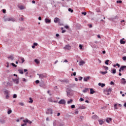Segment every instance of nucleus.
Returning <instances> with one entry per match:
<instances>
[{
  "instance_id": "obj_30",
  "label": "nucleus",
  "mask_w": 126,
  "mask_h": 126,
  "mask_svg": "<svg viewBox=\"0 0 126 126\" xmlns=\"http://www.w3.org/2000/svg\"><path fill=\"white\" fill-rule=\"evenodd\" d=\"M105 91H107V92L111 93V91H112V88H109V89H106L105 90Z\"/></svg>"
},
{
  "instance_id": "obj_22",
  "label": "nucleus",
  "mask_w": 126,
  "mask_h": 126,
  "mask_svg": "<svg viewBox=\"0 0 126 126\" xmlns=\"http://www.w3.org/2000/svg\"><path fill=\"white\" fill-rule=\"evenodd\" d=\"M87 91H89V88H85L84 90H83V93H86Z\"/></svg>"
},
{
  "instance_id": "obj_24",
  "label": "nucleus",
  "mask_w": 126,
  "mask_h": 126,
  "mask_svg": "<svg viewBox=\"0 0 126 126\" xmlns=\"http://www.w3.org/2000/svg\"><path fill=\"white\" fill-rule=\"evenodd\" d=\"M98 122L99 125H100L101 126H102V125H103V124H104V121H103V120H98Z\"/></svg>"
},
{
  "instance_id": "obj_17",
  "label": "nucleus",
  "mask_w": 126,
  "mask_h": 126,
  "mask_svg": "<svg viewBox=\"0 0 126 126\" xmlns=\"http://www.w3.org/2000/svg\"><path fill=\"white\" fill-rule=\"evenodd\" d=\"M121 82L122 84H126V79H125V78H122L121 80Z\"/></svg>"
},
{
  "instance_id": "obj_29",
  "label": "nucleus",
  "mask_w": 126,
  "mask_h": 126,
  "mask_svg": "<svg viewBox=\"0 0 126 126\" xmlns=\"http://www.w3.org/2000/svg\"><path fill=\"white\" fill-rule=\"evenodd\" d=\"M104 94H105V95H110V94H111V93H110L109 92H107L106 91H104Z\"/></svg>"
},
{
  "instance_id": "obj_47",
  "label": "nucleus",
  "mask_w": 126,
  "mask_h": 126,
  "mask_svg": "<svg viewBox=\"0 0 126 126\" xmlns=\"http://www.w3.org/2000/svg\"><path fill=\"white\" fill-rule=\"evenodd\" d=\"M68 11L71 12V13L73 12V10L71 9V8H69L68 9Z\"/></svg>"
},
{
  "instance_id": "obj_50",
  "label": "nucleus",
  "mask_w": 126,
  "mask_h": 126,
  "mask_svg": "<svg viewBox=\"0 0 126 126\" xmlns=\"http://www.w3.org/2000/svg\"><path fill=\"white\" fill-rule=\"evenodd\" d=\"M122 0H117V3H122Z\"/></svg>"
},
{
  "instance_id": "obj_15",
  "label": "nucleus",
  "mask_w": 126,
  "mask_h": 126,
  "mask_svg": "<svg viewBox=\"0 0 126 126\" xmlns=\"http://www.w3.org/2000/svg\"><path fill=\"white\" fill-rule=\"evenodd\" d=\"M125 39H122L120 40V44H122L123 45L126 44V41H124Z\"/></svg>"
},
{
  "instance_id": "obj_59",
  "label": "nucleus",
  "mask_w": 126,
  "mask_h": 126,
  "mask_svg": "<svg viewBox=\"0 0 126 126\" xmlns=\"http://www.w3.org/2000/svg\"><path fill=\"white\" fill-rule=\"evenodd\" d=\"M64 28H65L66 29H68L69 27L68 26H65Z\"/></svg>"
},
{
  "instance_id": "obj_32",
  "label": "nucleus",
  "mask_w": 126,
  "mask_h": 126,
  "mask_svg": "<svg viewBox=\"0 0 126 126\" xmlns=\"http://www.w3.org/2000/svg\"><path fill=\"white\" fill-rule=\"evenodd\" d=\"M118 106V104L115 103L114 104V110H118V107H117Z\"/></svg>"
},
{
  "instance_id": "obj_27",
  "label": "nucleus",
  "mask_w": 126,
  "mask_h": 126,
  "mask_svg": "<svg viewBox=\"0 0 126 126\" xmlns=\"http://www.w3.org/2000/svg\"><path fill=\"white\" fill-rule=\"evenodd\" d=\"M19 7L20 9H21V10L25 9V7L23 5H21Z\"/></svg>"
},
{
  "instance_id": "obj_36",
  "label": "nucleus",
  "mask_w": 126,
  "mask_h": 126,
  "mask_svg": "<svg viewBox=\"0 0 126 126\" xmlns=\"http://www.w3.org/2000/svg\"><path fill=\"white\" fill-rule=\"evenodd\" d=\"M100 73H101V74H103V75L106 74L108 73V71H104V72L101 71Z\"/></svg>"
},
{
  "instance_id": "obj_46",
  "label": "nucleus",
  "mask_w": 126,
  "mask_h": 126,
  "mask_svg": "<svg viewBox=\"0 0 126 126\" xmlns=\"http://www.w3.org/2000/svg\"><path fill=\"white\" fill-rule=\"evenodd\" d=\"M80 102H83L84 101V99L82 98V97H81L79 99Z\"/></svg>"
},
{
  "instance_id": "obj_49",
  "label": "nucleus",
  "mask_w": 126,
  "mask_h": 126,
  "mask_svg": "<svg viewBox=\"0 0 126 126\" xmlns=\"http://www.w3.org/2000/svg\"><path fill=\"white\" fill-rule=\"evenodd\" d=\"M122 60H123V61H126V56L123 57Z\"/></svg>"
},
{
  "instance_id": "obj_53",
  "label": "nucleus",
  "mask_w": 126,
  "mask_h": 126,
  "mask_svg": "<svg viewBox=\"0 0 126 126\" xmlns=\"http://www.w3.org/2000/svg\"><path fill=\"white\" fill-rule=\"evenodd\" d=\"M35 83H36V84H38V83H40V81L37 80L35 81Z\"/></svg>"
},
{
  "instance_id": "obj_51",
  "label": "nucleus",
  "mask_w": 126,
  "mask_h": 126,
  "mask_svg": "<svg viewBox=\"0 0 126 126\" xmlns=\"http://www.w3.org/2000/svg\"><path fill=\"white\" fill-rule=\"evenodd\" d=\"M71 108L72 109H74V108H75V105H72L71 106Z\"/></svg>"
},
{
  "instance_id": "obj_5",
  "label": "nucleus",
  "mask_w": 126,
  "mask_h": 126,
  "mask_svg": "<svg viewBox=\"0 0 126 126\" xmlns=\"http://www.w3.org/2000/svg\"><path fill=\"white\" fill-rule=\"evenodd\" d=\"M19 63H23L24 62H25V60H24V58H19L18 60Z\"/></svg>"
},
{
  "instance_id": "obj_10",
  "label": "nucleus",
  "mask_w": 126,
  "mask_h": 126,
  "mask_svg": "<svg viewBox=\"0 0 126 126\" xmlns=\"http://www.w3.org/2000/svg\"><path fill=\"white\" fill-rule=\"evenodd\" d=\"M49 102H52V103H57V101L53 100V98L52 97H50L48 98Z\"/></svg>"
},
{
  "instance_id": "obj_1",
  "label": "nucleus",
  "mask_w": 126,
  "mask_h": 126,
  "mask_svg": "<svg viewBox=\"0 0 126 126\" xmlns=\"http://www.w3.org/2000/svg\"><path fill=\"white\" fill-rule=\"evenodd\" d=\"M37 75H39V77L40 79H43V78H47V77H48V75L46 73L40 74H37Z\"/></svg>"
},
{
  "instance_id": "obj_26",
  "label": "nucleus",
  "mask_w": 126,
  "mask_h": 126,
  "mask_svg": "<svg viewBox=\"0 0 126 126\" xmlns=\"http://www.w3.org/2000/svg\"><path fill=\"white\" fill-rule=\"evenodd\" d=\"M29 100H30V101H29V103L32 104V103H33V99H32V98L30 97L29 98Z\"/></svg>"
},
{
  "instance_id": "obj_16",
  "label": "nucleus",
  "mask_w": 126,
  "mask_h": 126,
  "mask_svg": "<svg viewBox=\"0 0 126 126\" xmlns=\"http://www.w3.org/2000/svg\"><path fill=\"white\" fill-rule=\"evenodd\" d=\"M94 93H96V92L93 89H90V94H94Z\"/></svg>"
},
{
  "instance_id": "obj_34",
  "label": "nucleus",
  "mask_w": 126,
  "mask_h": 126,
  "mask_svg": "<svg viewBox=\"0 0 126 126\" xmlns=\"http://www.w3.org/2000/svg\"><path fill=\"white\" fill-rule=\"evenodd\" d=\"M8 58L10 59V60H11V61H13L14 57H13V56H9Z\"/></svg>"
},
{
  "instance_id": "obj_57",
  "label": "nucleus",
  "mask_w": 126,
  "mask_h": 126,
  "mask_svg": "<svg viewBox=\"0 0 126 126\" xmlns=\"http://www.w3.org/2000/svg\"><path fill=\"white\" fill-rule=\"evenodd\" d=\"M4 93H5V94H6V95H7V94H8V91H5Z\"/></svg>"
},
{
  "instance_id": "obj_2",
  "label": "nucleus",
  "mask_w": 126,
  "mask_h": 126,
  "mask_svg": "<svg viewBox=\"0 0 126 126\" xmlns=\"http://www.w3.org/2000/svg\"><path fill=\"white\" fill-rule=\"evenodd\" d=\"M46 114H50L51 115H52L53 114V109L51 108L48 109L46 112Z\"/></svg>"
},
{
  "instance_id": "obj_14",
  "label": "nucleus",
  "mask_w": 126,
  "mask_h": 126,
  "mask_svg": "<svg viewBox=\"0 0 126 126\" xmlns=\"http://www.w3.org/2000/svg\"><path fill=\"white\" fill-rule=\"evenodd\" d=\"M45 22L46 23H51V20H50L48 18H46V19H45Z\"/></svg>"
},
{
  "instance_id": "obj_39",
  "label": "nucleus",
  "mask_w": 126,
  "mask_h": 126,
  "mask_svg": "<svg viewBox=\"0 0 126 126\" xmlns=\"http://www.w3.org/2000/svg\"><path fill=\"white\" fill-rule=\"evenodd\" d=\"M79 111H78V108L77 109H76V110H75V115H77L78 114Z\"/></svg>"
},
{
  "instance_id": "obj_37",
  "label": "nucleus",
  "mask_w": 126,
  "mask_h": 126,
  "mask_svg": "<svg viewBox=\"0 0 126 126\" xmlns=\"http://www.w3.org/2000/svg\"><path fill=\"white\" fill-rule=\"evenodd\" d=\"M20 21H23L24 20V16H21V19H20Z\"/></svg>"
},
{
  "instance_id": "obj_56",
  "label": "nucleus",
  "mask_w": 126,
  "mask_h": 126,
  "mask_svg": "<svg viewBox=\"0 0 126 126\" xmlns=\"http://www.w3.org/2000/svg\"><path fill=\"white\" fill-rule=\"evenodd\" d=\"M17 95L14 94L13 95V98H17Z\"/></svg>"
},
{
  "instance_id": "obj_61",
  "label": "nucleus",
  "mask_w": 126,
  "mask_h": 126,
  "mask_svg": "<svg viewBox=\"0 0 126 126\" xmlns=\"http://www.w3.org/2000/svg\"><path fill=\"white\" fill-rule=\"evenodd\" d=\"M83 79V78L82 77H81L79 78V80H80V81H81V80L82 79Z\"/></svg>"
},
{
  "instance_id": "obj_54",
  "label": "nucleus",
  "mask_w": 126,
  "mask_h": 126,
  "mask_svg": "<svg viewBox=\"0 0 126 126\" xmlns=\"http://www.w3.org/2000/svg\"><path fill=\"white\" fill-rule=\"evenodd\" d=\"M2 12H3V13H5V12H6V10H5V9H3V10H2Z\"/></svg>"
},
{
  "instance_id": "obj_55",
  "label": "nucleus",
  "mask_w": 126,
  "mask_h": 126,
  "mask_svg": "<svg viewBox=\"0 0 126 126\" xmlns=\"http://www.w3.org/2000/svg\"><path fill=\"white\" fill-rule=\"evenodd\" d=\"M114 84H115V83H114V82L111 81V82H110V85H114Z\"/></svg>"
},
{
  "instance_id": "obj_23",
  "label": "nucleus",
  "mask_w": 126,
  "mask_h": 126,
  "mask_svg": "<svg viewBox=\"0 0 126 126\" xmlns=\"http://www.w3.org/2000/svg\"><path fill=\"white\" fill-rule=\"evenodd\" d=\"M98 85L99 86H101V87L103 88V87H104V86H105L106 85L105 84H102L101 83H99Z\"/></svg>"
},
{
  "instance_id": "obj_7",
  "label": "nucleus",
  "mask_w": 126,
  "mask_h": 126,
  "mask_svg": "<svg viewBox=\"0 0 126 126\" xmlns=\"http://www.w3.org/2000/svg\"><path fill=\"white\" fill-rule=\"evenodd\" d=\"M64 50H70L71 49V46L67 45L64 47Z\"/></svg>"
},
{
  "instance_id": "obj_25",
  "label": "nucleus",
  "mask_w": 126,
  "mask_h": 126,
  "mask_svg": "<svg viewBox=\"0 0 126 126\" xmlns=\"http://www.w3.org/2000/svg\"><path fill=\"white\" fill-rule=\"evenodd\" d=\"M0 122L1 123V124H5V120L4 119H1Z\"/></svg>"
},
{
  "instance_id": "obj_35",
  "label": "nucleus",
  "mask_w": 126,
  "mask_h": 126,
  "mask_svg": "<svg viewBox=\"0 0 126 126\" xmlns=\"http://www.w3.org/2000/svg\"><path fill=\"white\" fill-rule=\"evenodd\" d=\"M35 63H37V64H39V63H40V62H39V61H38V59H35L34 60Z\"/></svg>"
},
{
  "instance_id": "obj_41",
  "label": "nucleus",
  "mask_w": 126,
  "mask_h": 126,
  "mask_svg": "<svg viewBox=\"0 0 126 126\" xmlns=\"http://www.w3.org/2000/svg\"><path fill=\"white\" fill-rule=\"evenodd\" d=\"M11 113H12V111H11V110H8L7 112L8 115H10V114H11Z\"/></svg>"
},
{
  "instance_id": "obj_18",
  "label": "nucleus",
  "mask_w": 126,
  "mask_h": 126,
  "mask_svg": "<svg viewBox=\"0 0 126 126\" xmlns=\"http://www.w3.org/2000/svg\"><path fill=\"white\" fill-rule=\"evenodd\" d=\"M120 68H121V70L122 71L126 70V66H121Z\"/></svg>"
},
{
  "instance_id": "obj_43",
  "label": "nucleus",
  "mask_w": 126,
  "mask_h": 126,
  "mask_svg": "<svg viewBox=\"0 0 126 126\" xmlns=\"http://www.w3.org/2000/svg\"><path fill=\"white\" fill-rule=\"evenodd\" d=\"M109 62H110V60H107L105 61V64H109Z\"/></svg>"
},
{
  "instance_id": "obj_64",
  "label": "nucleus",
  "mask_w": 126,
  "mask_h": 126,
  "mask_svg": "<svg viewBox=\"0 0 126 126\" xmlns=\"http://www.w3.org/2000/svg\"><path fill=\"white\" fill-rule=\"evenodd\" d=\"M89 26H90V28H92L93 26H92V25H89Z\"/></svg>"
},
{
  "instance_id": "obj_20",
  "label": "nucleus",
  "mask_w": 126,
  "mask_h": 126,
  "mask_svg": "<svg viewBox=\"0 0 126 126\" xmlns=\"http://www.w3.org/2000/svg\"><path fill=\"white\" fill-rule=\"evenodd\" d=\"M84 63H85V62L83 61H81L79 62V65H83V64H84Z\"/></svg>"
},
{
  "instance_id": "obj_6",
  "label": "nucleus",
  "mask_w": 126,
  "mask_h": 126,
  "mask_svg": "<svg viewBox=\"0 0 126 126\" xmlns=\"http://www.w3.org/2000/svg\"><path fill=\"white\" fill-rule=\"evenodd\" d=\"M13 81L14 83H16V84H18L19 83V80L18 78L15 79H13Z\"/></svg>"
},
{
  "instance_id": "obj_9",
  "label": "nucleus",
  "mask_w": 126,
  "mask_h": 126,
  "mask_svg": "<svg viewBox=\"0 0 126 126\" xmlns=\"http://www.w3.org/2000/svg\"><path fill=\"white\" fill-rule=\"evenodd\" d=\"M59 104H65V100H63V99H61L60 101H59V102H58Z\"/></svg>"
},
{
  "instance_id": "obj_44",
  "label": "nucleus",
  "mask_w": 126,
  "mask_h": 126,
  "mask_svg": "<svg viewBox=\"0 0 126 126\" xmlns=\"http://www.w3.org/2000/svg\"><path fill=\"white\" fill-rule=\"evenodd\" d=\"M11 65L14 66V67H17V65H16L15 64H14V63H11Z\"/></svg>"
},
{
  "instance_id": "obj_48",
  "label": "nucleus",
  "mask_w": 126,
  "mask_h": 126,
  "mask_svg": "<svg viewBox=\"0 0 126 126\" xmlns=\"http://www.w3.org/2000/svg\"><path fill=\"white\" fill-rule=\"evenodd\" d=\"M83 47V46H82V45H81V44L79 45V48H80V50H82Z\"/></svg>"
},
{
  "instance_id": "obj_52",
  "label": "nucleus",
  "mask_w": 126,
  "mask_h": 126,
  "mask_svg": "<svg viewBox=\"0 0 126 126\" xmlns=\"http://www.w3.org/2000/svg\"><path fill=\"white\" fill-rule=\"evenodd\" d=\"M82 14L84 15H86V14H87V13H86V12H82Z\"/></svg>"
},
{
  "instance_id": "obj_19",
  "label": "nucleus",
  "mask_w": 126,
  "mask_h": 126,
  "mask_svg": "<svg viewBox=\"0 0 126 126\" xmlns=\"http://www.w3.org/2000/svg\"><path fill=\"white\" fill-rule=\"evenodd\" d=\"M112 121V118H108L107 119H106V122L108 123L109 124V123H110L111 121Z\"/></svg>"
},
{
  "instance_id": "obj_33",
  "label": "nucleus",
  "mask_w": 126,
  "mask_h": 126,
  "mask_svg": "<svg viewBox=\"0 0 126 126\" xmlns=\"http://www.w3.org/2000/svg\"><path fill=\"white\" fill-rule=\"evenodd\" d=\"M72 94L70 93V92H67V96H68V97H70V96H72Z\"/></svg>"
},
{
  "instance_id": "obj_45",
  "label": "nucleus",
  "mask_w": 126,
  "mask_h": 126,
  "mask_svg": "<svg viewBox=\"0 0 126 126\" xmlns=\"http://www.w3.org/2000/svg\"><path fill=\"white\" fill-rule=\"evenodd\" d=\"M19 105H20V106H24V103H23V102H19Z\"/></svg>"
},
{
  "instance_id": "obj_42",
  "label": "nucleus",
  "mask_w": 126,
  "mask_h": 126,
  "mask_svg": "<svg viewBox=\"0 0 126 126\" xmlns=\"http://www.w3.org/2000/svg\"><path fill=\"white\" fill-rule=\"evenodd\" d=\"M104 68H105V70H108L109 69V67L106 66H103Z\"/></svg>"
},
{
  "instance_id": "obj_63",
  "label": "nucleus",
  "mask_w": 126,
  "mask_h": 126,
  "mask_svg": "<svg viewBox=\"0 0 126 126\" xmlns=\"http://www.w3.org/2000/svg\"><path fill=\"white\" fill-rule=\"evenodd\" d=\"M65 30H62V33H65Z\"/></svg>"
},
{
  "instance_id": "obj_38",
  "label": "nucleus",
  "mask_w": 126,
  "mask_h": 126,
  "mask_svg": "<svg viewBox=\"0 0 126 126\" xmlns=\"http://www.w3.org/2000/svg\"><path fill=\"white\" fill-rule=\"evenodd\" d=\"M116 72H117V70H116V69H113L112 70V73H114L115 74V73H116Z\"/></svg>"
},
{
  "instance_id": "obj_60",
  "label": "nucleus",
  "mask_w": 126,
  "mask_h": 126,
  "mask_svg": "<svg viewBox=\"0 0 126 126\" xmlns=\"http://www.w3.org/2000/svg\"><path fill=\"white\" fill-rule=\"evenodd\" d=\"M9 97V96H8V94L6 95V99H8V98Z\"/></svg>"
},
{
  "instance_id": "obj_31",
  "label": "nucleus",
  "mask_w": 126,
  "mask_h": 126,
  "mask_svg": "<svg viewBox=\"0 0 126 126\" xmlns=\"http://www.w3.org/2000/svg\"><path fill=\"white\" fill-rule=\"evenodd\" d=\"M18 71H19V73H20L21 74H23V70L19 69Z\"/></svg>"
},
{
  "instance_id": "obj_13",
  "label": "nucleus",
  "mask_w": 126,
  "mask_h": 126,
  "mask_svg": "<svg viewBox=\"0 0 126 126\" xmlns=\"http://www.w3.org/2000/svg\"><path fill=\"white\" fill-rule=\"evenodd\" d=\"M78 109H80L81 110H84V109H86V106L82 105V106L78 107Z\"/></svg>"
},
{
  "instance_id": "obj_8",
  "label": "nucleus",
  "mask_w": 126,
  "mask_h": 126,
  "mask_svg": "<svg viewBox=\"0 0 126 126\" xmlns=\"http://www.w3.org/2000/svg\"><path fill=\"white\" fill-rule=\"evenodd\" d=\"M5 21H14V20L12 18H7L5 19Z\"/></svg>"
},
{
  "instance_id": "obj_28",
  "label": "nucleus",
  "mask_w": 126,
  "mask_h": 126,
  "mask_svg": "<svg viewBox=\"0 0 126 126\" xmlns=\"http://www.w3.org/2000/svg\"><path fill=\"white\" fill-rule=\"evenodd\" d=\"M98 116L97 115H94L92 117V119H94V120H96V119H97Z\"/></svg>"
},
{
  "instance_id": "obj_4",
  "label": "nucleus",
  "mask_w": 126,
  "mask_h": 126,
  "mask_svg": "<svg viewBox=\"0 0 126 126\" xmlns=\"http://www.w3.org/2000/svg\"><path fill=\"white\" fill-rule=\"evenodd\" d=\"M54 21L55 23H60V20L59 18L56 17L54 19Z\"/></svg>"
},
{
  "instance_id": "obj_58",
  "label": "nucleus",
  "mask_w": 126,
  "mask_h": 126,
  "mask_svg": "<svg viewBox=\"0 0 126 126\" xmlns=\"http://www.w3.org/2000/svg\"><path fill=\"white\" fill-rule=\"evenodd\" d=\"M33 46H38V43H33Z\"/></svg>"
},
{
  "instance_id": "obj_21",
  "label": "nucleus",
  "mask_w": 126,
  "mask_h": 126,
  "mask_svg": "<svg viewBox=\"0 0 126 126\" xmlns=\"http://www.w3.org/2000/svg\"><path fill=\"white\" fill-rule=\"evenodd\" d=\"M121 22L123 26H125L126 25V21L123 20L122 21H121Z\"/></svg>"
},
{
  "instance_id": "obj_11",
  "label": "nucleus",
  "mask_w": 126,
  "mask_h": 126,
  "mask_svg": "<svg viewBox=\"0 0 126 126\" xmlns=\"http://www.w3.org/2000/svg\"><path fill=\"white\" fill-rule=\"evenodd\" d=\"M90 79V76H88V77H84V81H87L88 80H89Z\"/></svg>"
},
{
  "instance_id": "obj_40",
  "label": "nucleus",
  "mask_w": 126,
  "mask_h": 126,
  "mask_svg": "<svg viewBox=\"0 0 126 126\" xmlns=\"http://www.w3.org/2000/svg\"><path fill=\"white\" fill-rule=\"evenodd\" d=\"M71 103H72V99H70L67 101V104H70Z\"/></svg>"
},
{
  "instance_id": "obj_3",
  "label": "nucleus",
  "mask_w": 126,
  "mask_h": 126,
  "mask_svg": "<svg viewBox=\"0 0 126 126\" xmlns=\"http://www.w3.org/2000/svg\"><path fill=\"white\" fill-rule=\"evenodd\" d=\"M23 122L24 123H28V124H29L30 125H31V124H32V121H30L29 120H28V119L23 120Z\"/></svg>"
},
{
  "instance_id": "obj_12",
  "label": "nucleus",
  "mask_w": 126,
  "mask_h": 126,
  "mask_svg": "<svg viewBox=\"0 0 126 126\" xmlns=\"http://www.w3.org/2000/svg\"><path fill=\"white\" fill-rule=\"evenodd\" d=\"M59 124V123L55 121L53 123V125L54 126H59V125H58V124ZM60 126H63V124H62V125H60Z\"/></svg>"
},
{
  "instance_id": "obj_62",
  "label": "nucleus",
  "mask_w": 126,
  "mask_h": 126,
  "mask_svg": "<svg viewBox=\"0 0 126 126\" xmlns=\"http://www.w3.org/2000/svg\"><path fill=\"white\" fill-rule=\"evenodd\" d=\"M116 65H117V66H118V67H120V64H119V63H116Z\"/></svg>"
}]
</instances>
